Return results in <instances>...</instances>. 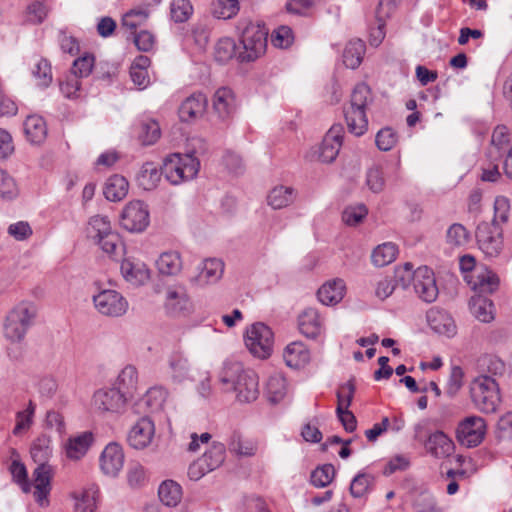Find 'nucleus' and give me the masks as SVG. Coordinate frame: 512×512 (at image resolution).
<instances>
[{
	"instance_id": "4d7b16f0",
	"label": "nucleus",
	"mask_w": 512,
	"mask_h": 512,
	"mask_svg": "<svg viewBox=\"0 0 512 512\" xmlns=\"http://www.w3.org/2000/svg\"><path fill=\"white\" fill-rule=\"evenodd\" d=\"M27 20L32 24H41L49 13V7L42 1H34L27 6Z\"/></svg>"
},
{
	"instance_id": "0e129e2a",
	"label": "nucleus",
	"mask_w": 512,
	"mask_h": 512,
	"mask_svg": "<svg viewBox=\"0 0 512 512\" xmlns=\"http://www.w3.org/2000/svg\"><path fill=\"white\" fill-rule=\"evenodd\" d=\"M398 136L390 127H385L376 134L375 142L381 151L391 150L397 143Z\"/></svg>"
},
{
	"instance_id": "680f3d73",
	"label": "nucleus",
	"mask_w": 512,
	"mask_h": 512,
	"mask_svg": "<svg viewBox=\"0 0 512 512\" xmlns=\"http://www.w3.org/2000/svg\"><path fill=\"white\" fill-rule=\"evenodd\" d=\"M18 195V188L14 179L4 170L0 169V197L12 200Z\"/></svg>"
},
{
	"instance_id": "72a5a7b5",
	"label": "nucleus",
	"mask_w": 512,
	"mask_h": 512,
	"mask_svg": "<svg viewBox=\"0 0 512 512\" xmlns=\"http://www.w3.org/2000/svg\"><path fill=\"white\" fill-rule=\"evenodd\" d=\"M167 393L161 387L150 388L145 395L135 404L138 412L146 408L149 412H157L162 409Z\"/></svg>"
},
{
	"instance_id": "e433bc0d",
	"label": "nucleus",
	"mask_w": 512,
	"mask_h": 512,
	"mask_svg": "<svg viewBox=\"0 0 512 512\" xmlns=\"http://www.w3.org/2000/svg\"><path fill=\"white\" fill-rule=\"evenodd\" d=\"M366 45L361 39H354L347 43L343 52V63L347 68L356 69L363 60Z\"/></svg>"
},
{
	"instance_id": "b1692460",
	"label": "nucleus",
	"mask_w": 512,
	"mask_h": 512,
	"mask_svg": "<svg viewBox=\"0 0 512 512\" xmlns=\"http://www.w3.org/2000/svg\"><path fill=\"white\" fill-rule=\"evenodd\" d=\"M191 301L182 287H172L166 292L165 308L171 315H181L190 312Z\"/></svg>"
},
{
	"instance_id": "2eb2a0df",
	"label": "nucleus",
	"mask_w": 512,
	"mask_h": 512,
	"mask_svg": "<svg viewBox=\"0 0 512 512\" xmlns=\"http://www.w3.org/2000/svg\"><path fill=\"white\" fill-rule=\"evenodd\" d=\"M121 226L129 232H142L149 224V211L142 201L128 203L121 214Z\"/></svg>"
},
{
	"instance_id": "ddd939ff",
	"label": "nucleus",
	"mask_w": 512,
	"mask_h": 512,
	"mask_svg": "<svg viewBox=\"0 0 512 512\" xmlns=\"http://www.w3.org/2000/svg\"><path fill=\"white\" fill-rule=\"evenodd\" d=\"M125 392L117 388L99 389L92 397V409L101 415L120 414L126 407Z\"/></svg>"
},
{
	"instance_id": "6ab92c4d",
	"label": "nucleus",
	"mask_w": 512,
	"mask_h": 512,
	"mask_svg": "<svg viewBox=\"0 0 512 512\" xmlns=\"http://www.w3.org/2000/svg\"><path fill=\"white\" fill-rule=\"evenodd\" d=\"M155 433V427L152 420L148 417L140 418L130 429L128 433V443L135 449H144L152 441Z\"/></svg>"
},
{
	"instance_id": "cd10ccee",
	"label": "nucleus",
	"mask_w": 512,
	"mask_h": 512,
	"mask_svg": "<svg viewBox=\"0 0 512 512\" xmlns=\"http://www.w3.org/2000/svg\"><path fill=\"white\" fill-rule=\"evenodd\" d=\"M120 268L124 278L133 285H142L149 280V269L141 261L124 259Z\"/></svg>"
},
{
	"instance_id": "6e6552de",
	"label": "nucleus",
	"mask_w": 512,
	"mask_h": 512,
	"mask_svg": "<svg viewBox=\"0 0 512 512\" xmlns=\"http://www.w3.org/2000/svg\"><path fill=\"white\" fill-rule=\"evenodd\" d=\"M200 161L195 156V151L184 155L173 154L168 156L161 167L162 174L173 185L191 180L198 174Z\"/></svg>"
},
{
	"instance_id": "5fc2aeb1",
	"label": "nucleus",
	"mask_w": 512,
	"mask_h": 512,
	"mask_svg": "<svg viewBox=\"0 0 512 512\" xmlns=\"http://www.w3.org/2000/svg\"><path fill=\"white\" fill-rule=\"evenodd\" d=\"M373 478L366 473L357 474L351 481L350 494L354 498H360L367 494L372 484Z\"/></svg>"
},
{
	"instance_id": "393cba45",
	"label": "nucleus",
	"mask_w": 512,
	"mask_h": 512,
	"mask_svg": "<svg viewBox=\"0 0 512 512\" xmlns=\"http://www.w3.org/2000/svg\"><path fill=\"white\" fill-rule=\"evenodd\" d=\"M427 321L430 328L438 334L453 337L456 334V325L451 317L444 310L430 309L427 313Z\"/></svg>"
},
{
	"instance_id": "20e7f679",
	"label": "nucleus",
	"mask_w": 512,
	"mask_h": 512,
	"mask_svg": "<svg viewBox=\"0 0 512 512\" xmlns=\"http://www.w3.org/2000/svg\"><path fill=\"white\" fill-rule=\"evenodd\" d=\"M373 103V95L370 87L365 83H359L352 91L350 103L344 107V117L348 131L359 137L368 130V118L366 110Z\"/></svg>"
},
{
	"instance_id": "13d9d810",
	"label": "nucleus",
	"mask_w": 512,
	"mask_h": 512,
	"mask_svg": "<svg viewBox=\"0 0 512 512\" xmlns=\"http://www.w3.org/2000/svg\"><path fill=\"white\" fill-rule=\"evenodd\" d=\"M416 278V270L413 269V265L409 262L405 263L403 266H398L395 269L394 274V283L402 286L403 289L409 287L411 282H415Z\"/></svg>"
},
{
	"instance_id": "f3484780",
	"label": "nucleus",
	"mask_w": 512,
	"mask_h": 512,
	"mask_svg": "<svg viewBox=\"0 0 512 512\" xmlns=\"http://www.w3.org/2000/svg\"><path fill=\"white\" fill-rule=\"evenodd\" d=\"M223 272L224 263L220 259H206L199 265L198 273L191 278V283L198 287L215 284L221 279Z\"/></svg>"
},
{
	"instance_id": "338daca9",
	"label": "nucleus",
	"mask_w": 512,
	"mask_h": 512,
	"mask_svg": "<svg viewBox=\"0 0 512 512\" xmlns=\"http://www.w3.org/2000/svg\"><path fill=\"white\" fill-rule=\"evenodd\" d=\"M366 184L374 193H380L384 189V175L379 166H373L368 169L366 175Z\"/></svg>"
},
{
	"instance_id": "774afa93",
	"label": "nucleus",
	"mask_w": 512,
	"mask_h": 512,
	"mask_svg": "<svg viewBox=\"0 0 512 512\" xmlns=\"http://www.w3.org/2000/svg\"><path fill=\"white\" fill-rule=\"evenodd\" d=\"M275 47L286 49L293 43V32L288 26H280L273 33L271 38Z\"/></svg>"
},
{
	"instance_id": "bb28decb",
	"label": "nucleus",
	"mask_w": 512,
	"mask_h": 512,
	"mask_svg": "<svg viewBox=\"0 0 512 512\" xmlns=\"http://www.w3.org/2000/svg\"><path fill=\"white\" fill-rule=\"evenodd\" d=\"M94 442V435L90 431H85L70 437L65 443L66 457L70 460H79L85 456Z\"/></svg>"
},
{
	"instance_id": "37998d69",
	"label": "nucleus",
	"mask_w": 512,
	"mask_h": 512,
	"mask_svg": "<svg viewBox=\"0 0 512 512\" xmlns=\"http://www.w3.org/2000/svg\"><path fill=\"white\" fill-rule=\"evenodd\" d=\"M398 248L392 242L378 245L372 252V263L377 267H383L392 263L397 256Z\"/></svg>"
},
{
	"instance_id": "9d476101",
	"label": "nucleus",
	"mask_w": 512,
	"mask_h": 512,
	"mask_svg": "<svg viewBox=\"0 0 512 512\" xmlns=\"http://www.w3.org/2000/svg\"><path fill=\"white\" fill-rule=\"evenodd\" d=\"M273 343V332L264 323H254L246 331L245 345L257 358H268L272 353Z\"/></svg>"
},
{
	"instance_id": "423d86ee",
	"label": "nucleus",
	"mask_w": 512,
	"mask_h": 512,
	"mask_svg": "<svg viewBox=\"0 0 512 512\" xmlns=\"http://www.w3.org/2000/svg\"><path fill=\"white\" fill-rule=\"evenodd\" d=\"M87 234L103 252L112 257L121 255L124 249L121 237L112 229L111 221L107 216H92L88 222Z\"/></svg>"
},
{
	"instance_id": "1a4fd4ad",
	"label": "nucleus",
	"mask_w": 512,
	"mask_h": 512,
	"mask_svg": "<svg viewBox=\"0 0 512 512\" xmlns=\"http://www.w3.org/2000/svg\"><path fill=\"white\" fill-rule=\"evenodd\" d=\"M36 316L35 306L31 303H20L6 317L4 335L11 342L24 339Z\"/></svg>"
},
{
	"instance_id": "7ed1b4c3",
	"label": "nucleus",
	"mask_w": 512,
	"mask_h": 512,
	"mask_svg": "<svg viewBox=\"0 0 512 512\" xmlns=\"http://www.w3.org/2000/svg\"><path fill=\"white\" fill-rule=\"evenodd\" d=\"M498 286L499 278L496 273L488 269L480 271L476 269L475 281L472 287L479 294L471 298L469 307L474 317L483 323H489L494 319V304L492 300L481 294L493 293Z\"/></svg>"
},
{
	"instance_id": "052dcab7",
	"label": "nucleus",
	"mask_w": 512,
	"mask_h": 512,
	"mask_svg": "<svg viewBox=\"0 0 512 512\" xmlns=\"http://www.w3.org/2000/svg\"><path fill=\"white\" fill-rule=\"evenodd\" d=\"M355 391L356 386L353 378L340 385L337 390V407L348 409L352 403Z\"/></svg>"
},
{
	"instance_id": "4be33fe9",
	"label": "nucleus",
	"mask_w": 512,
	"mask_h": 512,
	"mask_svg": "<svg viewBox=\"0 0 512 512\" xmlns=\"http://www.w3.org/2000/svg\"><path fill=\"white\" fill-rule=\"evenodd\" d=\"M300 332L307 338L315 339L324 330L323 320L315 308H306L298 317Z\"/></svg>"
},
{
	"instance_id": "0eeeda50",
	"label": "nucleus",
	"mask_w": 512,
	"mask_h": 512,
	"mask_svg": "<svg viewBox=\"0 0 512 512\" xmlns=\"http://www.w3.org/2000/svg\"><path fill=\"white\" fill-rule=\"evenodd\" d=\"M470 395L474 406L483 413H495L501 403L499 385L487 375H480L471 382Z\"/></svg>"
},
{
	"instance_id": "c9c22d12",
	"label": "nucleus",
	"mask_w": 512,
	"mask_h": 512,
	"mask_svg": "<svg viewBox=\"0 0 512 512\" xmlns=\"http://www.w3.org/2000/svg\"><path fill=\"white\" fill-rule=\"evenodd\" d=\"M156 267L162 275H177L182 269L180 254L176 251L163 252L156 261Z\"/></svg>"
},
{
	"instance_id": "4c0bfd02",
	"label": "nucleus",
	"mask_w": 512,
	"mask_h": 512,
	"mask_svg": "<svg viewBox=\"0 0 512 512\" xmlns=\"http://www.w3.org/2000/svg\"><path fill=\"white\" fill-rule=\"evenodd\" d=\"M36 404L30 400L27 406L16 413L15 426L12 430L14 436H22L27 433L34 423Z\"/></svg>"
},
{
	"instance_id": "4468645a",
	"label": "nucleus",
	"mask_w": 512,
	"mask_h": 512,
	"mask_svg": "<svg viewBox=\"0 0 512 512\" xmlns=\"http://www.w3.org/2000/svg\"><path fill=\"white\" fill-rule=\"evenodd\" d=\"M96 310L108 317H121L128 310L127 300L116 290L105 289L93 296Z\"/></svg>"
},
{
	"instance_id": "39448f33",
	"label": "nucleus",
	"mask_w": 512,
	"mask_h": 512,
	"mask_svg": "<svg viewBox=\"0 0 512 512\" xmlns=\"http://www.w3.org/2000/svg\"><path fill=\"white\" fill-rule=\"evenodd\" d=\"M242 51L237 54L240 62H251L264 54L267 46L268 31L259 22L241 19L237 24Z\"/></svg>"
},
{
	"instance_id": "49530a36",
	"label": "nucleus",
	"mask_w": 512,
	"mask_h": 512,
	"mask_svg": "<svg viewBox=\"0 0 512 512\" xmlns=\"http://www.w3.org/2000/svg\"><path fill=\"white\" fill-rule=\"evenodd\" d=\"M138 383V372L135 366H125L118 375L117 389L125 393H130L136 389Z\"/></svg>"
},
{
	"instance_id": "f8f14e48",
	"label": "nucleus",
	"mask_w": 512,
	"mask_h": 512,
	"mask_svg": "<svg viewBox=\"0 0 512 512\" xmlns=\"http://www.w3.org/2000/svg\"><path fill=\"white\" fill-rule=\"evenodd\" d=\"M486 431L485 420L480 416L471 415L459 422L456 429V438L461 445L473 448L482 443Z\"/></svg>"
},
{
	"instance_id": "864d4df0",
	"label": "nucleus",
	"mask_w": 512,
	"mask_h": 512,
	"mask_svg": "<svg viewBox=\"0 0 512 512\" xmlns=\"http://www.w3.org/2000/svg\"><path fill=\"white\" fill-rule=\"evenodd\" d=\"M171 18L176 23H182L189 19L193 13L190 0H172L170 5Z\"/></svg>"
},
{
	"instance_id": "473e14b6",
	"label": "nucleus",
	"mask_w": 512,
	"mask_h": 512,
	"mask_svg": "<svg viewBox=\"0 0 512 512\" xmlns=\"http://www.w3.org/2000/svg\"><path fill=\"white\" fill-rule=\"evenodd\" d=\"M75 512H95L98 489L95 486L75 491L73 494Z\"/></svg>"
},
{
	"instance_id": "5701e85b",
	"label": "nucleus",
	"mask_w": 512,
	"mask_h": 512,
	"mask_svg": "<svg viewBox=\"0 0 512 512\" xmlns=\"http://www.w3.org/2000/svg\"><path fill=\"white\" fill-rule=\"evenodd\" d=\"M207 107V98L202 93H194L187 97L179 108V117L182 122H191L201 117Z\"/></svg>"
},
{
	"instance_id": "2f4dec72",
	"label": "nucleus",
	"mask_w": 512,
	"mask_h": 512,
	"mask_svg": "<svg viewBox=\"0 0 512 512\" xmlns=\"http://www.w3.org/2000/svg\"><path fill=\"white\" fill-rule=\"evenodd\" d=\"M188 359L182 352L175 351L168 358V374L173 382L181 383L189 376Z\"/></svg>"
},
{
	"instance_id": "e2e57ef3",
	"label": "nucleus",
	"mask_w": 512,
	"mask_h": 512,
	"mask_svg": "<svg viewBox=\"0 0 512 512\" xmlns=\"http://www.w3.org/2000/svg\"><path fill=\"white\" fill-rule=\"evenodd\" d=\"M94 56L91 54H85L82 57L74 60L71 72L79 78L88 77L94 67Z\"/></svg>"
},
{
	"instance_id": "de8ad7c7",
	"label": "nucleus",
	"mask_w": 512,
	"mask_h": 512,
	"mask_svg": "<svg viewBox=\"0 0 512 512\" xmlns=\"http://www.w3.org/2000/svg\"><path fill=\"white\" fill-rule=\"evenodd\" d=\"M240 9V0H217L213 4L212 13L218 19H231Z\"/></svg>"
},
{
	"instance_id": "603ef678",
	"label": "nucleus",
	"mask_w": 512,
	"mask_h": 512,
	"mask_svg": "<svg viewBox=\"0 0 512 512\" xmlns=\"http://www.w3.org/2000/svg\"><path fill=\"white\" fill-rule=\"evenodd\" d=\"M335 476V468L332 464H324L317 467L311 473V483L315 487H326L328 486Z\"/></svg>"
},
{
	"instance_id": "a878e982",
	"label": "nucleus",
	"mask_w": 512,
	"mask_h": 512,
	"mask_svg": "<svg viewBox=\"0 0 512 512\" xmlns=\"http://www.w3.org/2000/svg\"><path fill=\"white\" fill-rule=\"evenodd\" d=\"M213 112L219 120H227L235 111V97L230 88L221 87L213 96Z\"/></svg>"
},
{
	"instance_id": "c85d7f7f",
	"label": "nucleus",
	"mask_w": 512,
	"mask_h": 512,
	"mask_svg": "<svg viewBox=\"0 0 512 512\" xmlns=\"http://www.w3.org/2000/svg\"><path fill=\"white\" fill-rule=\"evenodd\" d=\"M283 358L287 366L300 368L310 361V352L302 342H292L286 346Z\"/></svg>"
},
{
	"instance_id": "8fccbe9b",
	"label": "nucleus",
	"mask_w": 512,
	"mask_h": 512,
	"mask_svg": "<svg viewBox=\"0 0 512 512\" xmlns=\"http://www.w3.org/2000/svg\"><path fill=\"white\" fill-rule=\"evenodd\" d=\"M148 16L149 13L145 9H132L122 17V27L135 34L137 28L146 23Z\"/></svg>"
},
{
	"instance_id": "f704fd0d",
	"label": "nucleus",
	"mask_w": 512,
	"mask_h": 512,
	"mask_svg": "<svg viewBox=\"0 0 512 512\" xmlns=\"http://www.w3.org/2000/svg\"><path fill=\"white\" fill-rule=\"evenodd\" d=\"M161 175L162 169L160 170L153 162H146L136 175V181L139 187L149 191L156 188L161 179Z\"/></svg>"
},
{
	"instance_id": "ea45409f",
	"label": "nucleus",
	"mask_w": 512,
	"mask_h": 512,
	"mask_svg": "<svg viewBox=\"0 0 512 512\" xmlns=\"http://www.w3.org/2000/svg\"><path fill=\"white\" fill-rule=\"evenodd\" d=\"M128 181L120 175L111 176L104 187V196L109 201H120L128 193Z\"/></svg>"
},
{
	"instance_id": "a211bd4d",
	"label": "nucleus",
	"mask_w": 512,
	"mask_h": 512,
	"mask_svg": "<svg viewBox=\"0 0 512 512\" xmlns=\"http://www.w3.org/2000/svg\"><path fill=\"white\" fill-rule=\"evenodd\" d=\"M342 139V125H333L322 140L319 148V159L324 163L333 162L339 154L342 146Z\"/></svg>"
},
{
	"instance_id": "58836bf2",
	"label": "nucleus",
	"mask_w": 512,
	"mask_h": 512,
	"mask_svg": "<svg viewBox=\"0 0 512 512\" xmlns=\"http://www.w3.org/2000/svg\"><path fill=\"white\" fill-rule=\"evenodd\" d=\"M265 393L268 401L273 404L282 401L287 394L285 377L280 373L271 375L266 383Z\"/></svg>"
},
{
	"instance_id": "c03bdc74",
	"label": "nucleus",
	"mask_w": 512,
	"mask_h": 512,
	"mask_svg": "<svg viewBox=\"0 0 512 512\" xmlns=\"http://www.w3.org/2000/svg\"><path fill=\"white\" fill-rule=\"evenodd\" d=\"M426 446L433 455L438 457L449 453L452 441L444 432L436 431L428 437Z\"/></svg>"
},
{
	"instance_id": "3c124183",
	"label": "nucleus",
	"mask_w": 512,
	"mask_h": 512,
	"mask_svg": "<svg viewBox=\"0 0 512 512\" xmlns=\"http://www.w3.org/2000/svg\"><path fill=\"white\" fill-rule=\"evenodd\" d=\"M236 55V44L231 38L220 39L214 48V58L219 63H227Z\"/></svg>"
},
{
	"instance_id": "79ce46f5",
	"label": "nucleus",
	"mask_w": 512,
	"mask_h": 512,
	"mask_svg": "<svg viewBox=\"0 0 512 512\" xmlns=\"http://www.w3.org/2000/svg\"><path fill=\"white\" fill-rule=\"evenodd\" d=\"M295 191L291 187L277 186L268 195V204L274 209H282L293 203Z\"/></svg>"
},
{
	"instance_id": "f257e3e1",
	"label": "nucleus",
	"mask_w": 512,
	"mask_h": 512,
	"mask_svg": "<svg viewBox=\"0 0 512 512\" xmlns=\"http://www.w3.org/2000/svg\"><path fill=\"white\" fill-rule=\"evenodd\" d=\"M219 381L236 393L239 402L250 403L259 395V379L255 371L246 369L238 361L227 360L219 372Z\"/></svg>"
},
{
	"instance_id": "412c9836",
	"label": "nucleus",
	"mask_w": 512,
	"mask_h": 512,
	"mask_svg": "<svg viewBox=\"0 0 512 512\" xmlns=\"http://www.w3.org/2000/svg\"><path fill=\"white\" fill-rule=\"evenodd\" d=\"M512 138L509 129L504 125H498L494 128L491 143L487 151V156L492 162H499L509 151Z\"/></svg>"
},
{
	"instance_id": "f03ea898",
	"label": "nucleus",
	"mask_w": 512,
	"mask_h": 512,
	"mask_svg": "<svg viewBox=\"0 0 512 512\" xmlns=\"http://www.w3.org/2000/svg\"><path fill=\"white\" fill-rule=\"evenodd\" d=\"M31 457L38 466L33 471L34 498L40 506L48 504V495L51 490L50 482L53 474L52 467L47 464L52 455L51 439L47 435H40L31 445Z\"/></svg>"
},
{
	"instance_id": "c756f323",
	"label": "nucleus",
	"mask_w": 512,
	"mask_h": 512,
	"mask_svg": "<svg viewBox=\"0 0 512 512\" xmlns=\"http://www.w3.org/2000/svg\"><path fill=\"white\" fill-rule=\"evenodd\" d=\"M345 292V284L342 279H335L323 284L317 293L319 301L324 305L339 303Z\"/></svg>"
},
{
	"instance_id": "9b49d317",
	"label": "nucleus",
	"mask_w": 512,
	"mask_h": 512,
	"mask_svg": "<svg viewBox=\"0 0 512 512\" xmlns=\"http://www.w3.org/2000/svg\"><path fill=\"white\" fill-rule=\"evenodd\" d=\"M478 248L487 258H496L503 250V229L495 223L481 222L475 232Z\"/></svg>"
},
{
	"instance_id": "dca6fc26",
	"label": "nucleus",
	"mask_w": 512,
	"mask_h": 512,
	"mask_svg": "<svg viewBox=\"0 0 512 512\" xmlns=\"http://www.w3.org/2000/svg\"><path fill=\"white\" fill-rule=\"evenodd\" d=\"M413 287L417 296L426 303H432L438 297L439 290L434 272L427 266H421L416 269Z\"/></svg>"
},
{
	"instance_id": "6e6d98bb",
	"label": "nucleus",
	"mask_w": 512,
	"mask_h": 512,
	"mask_svg": "<svg viewBox=\"0 0 512 512\" xmlns=\"http://www.w3.org/2000/svg\"><path fill=\"white\" fill-rule=\"evenodd\" d=\"M32 74L38 79V85L41 87H48L52 82L51 65L46 59L37 60L32 69Z\"/></svg>"
},
{
	"instance_id": "7c9ffc66",
	"label": "nucleus",
	"mask_w": 512,
	"mask_h": 512,
	"mask_svg": "<svg viewBox=\"0 0 512 512\" xmlns=\"http://www.w3.org/2000/svg\"><path fill=\"white\" fill-rule=\"evenodd\" d=\"M24 133L32 144H40L47 137V125L40 115H29L24 121Z\"/></svg>"
},
{
	"instance_id": "bf43d9fd",
	"label": "nucleus",
	"mask_w": 512,
	"mask_h": 512,
	"mask_svg": "<svg viewBox=\"0 0 512 512\" xmlns=\"http://www.w3.org/2000/svg\"><path fill=\"white\" fill-rule=\"evenodd\" d=\"M446 237L449 244L463 246L469 242L470 234L462 224L455 223L449 227Z\"/></svg>"
},
{
	"instance_id": "09e8293b",
	"label": "nucleus",
	"mask_w": 512,
	"mask_h": 512,
	"mask_svg": "<svg viewBox=\"0 0 512 512\" xmlns=\"http://www.w3.org/2000/svg\"><path fill=\"white\" fill-rule=\"evenodd\" d=\"M161 136V129L155 120H146L141 123V129L139 132V140L145 146L153 145Z\"/></svg>"
},
{
	"instance_id": "aec40b11",
	"label": "nucleus",
	"mask_w": 512,
	"mask_h": 512,
	"mask_svg": "<svg viewBox=\"0 0 512 512\" xmlns=\"http://www.w3.org/2000/svg\"><path fill=\"white\" fill-rule=\"evenodd\" d=\"M124 465L122 447L115 442L109 443L100 456V467L104 474L115 477Z\"/></svg>"
},
{
	"instance_id": "a19ab883",
	"label": "nucleus",
	"mask_w": 512,
	"mask_h": 512,
	"mask_svg": "<svg viewBox=\"0 0 512 512\" xmlns=\"http://www.w3.org/2000/svg\"><path fill=\"white\" fill-rule=\"evenodd\" d=\"M158 496L164 505L168 507H175L181 501L182 488L175 481L166 480L159 486Z\"/></svg>"
},
{
	"instance_id": "69168bd1",
	"label": "nucleus",
	"mask_w": 512,
	"mask_h": 512,
	"mask_svg": "<svg viewBox=\"0 0 512 512\" xmlns=\"http://www.w3.org/2000/svg\"><path fill=\"white\" fill-rule=\"evenodd\" d=\"M510 203L508 198L504 196L496 197L494 201V217L490 223L500 225L506 223L509 219Z\"/></svg>"
},
{
	"instance_id": "a18cd8bd",
	"label": "nucleus",
	"mask_w": 512,
	"mask_h": 512,
	"mask_svg": "<svg viewBox=\"0 0 512 512\" xmlns=\"http://www.w3.org/2000/svg\"><path fill=\"white\" fill-rule=\"evenodd\" d=\"M226 449L224 444L214 442L212 446L200 457L203 462L208 465L211 471L220 467L225 460Z\"/></svg>"
}]
</instances>
